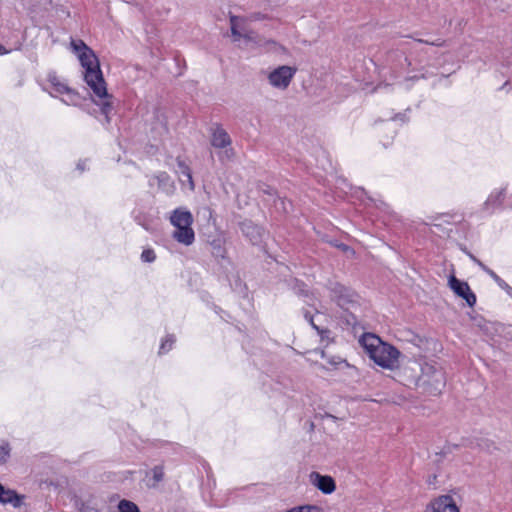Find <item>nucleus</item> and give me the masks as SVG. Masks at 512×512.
Returning a JSON list of instances; mask_svg holds the SVG:
<instances>
[{
	"instance_id": "1",
	"label": "nucleus",
	"mask_w": 512,
	"mask_h": 512,
	"mask_svg": "<svg viewBox=\"0 0 512 512\" xmlns=\"http://www.w3.org/2000/svg\"><path fill=\"white\" fill-rule=\"evenodd\" d=\"M70 46L84 68L85 82L98 98L94 100L95 103L100 105L102 112L107 115L112 106L97 56L82 40H72Z\"/></svg>"
},
{
	"instance_id": "2",
	"label": "nucleus",
	"mask_w": 512,
	"mask_h": 512,
	"mask_svg": "<svg viewBox=\"0 0 512 512\" xmlns=\"http://www.w3.org/2000/svg\"><path fill=\"white\" fill-rule=\"evenodd\" d=\"M360 344L369 358L381 368L394 370L398 367L400 351L391 344L383 342L375 334H364L360 339Z\"/></svg>"
},
{
	"instance_id": "3",
	"label": "nucleus",
	"mask_w": 512,
	"mask_h": 512,
	"mask_svg": "<svg viewBox=\"0 0 512 512\" xmlns=\"http://www.w3.org/2000/svg\"><path fill=\"white\" fill-rule=\"evenodd\" d=\"M170 223L175 228L172 237L180 244L190 246L195 240L192 228L193 216L185 208H177L170 215Z\"/></svg>"
},
{
	"instance_id": "4",
	"label": "nucleus",
	"mask_w": 512,
	"mask_h": 512,
	"mask_svg": "<svg viewBox=\"0 0 512 512\" xmlns=\"http://www.w3.org/2000/svg\"><path fill=\"white\" fill-rule=\"evenodd\" d=\"M45 89L51 96L60 98L67 105L76 106L81 102V96L55 74L48 75Z\"/></svg>"
},
{
	"instance_id": "5",
	"label": "nucleus",
	"mask_w": 512,
	"mask_h": 512,
	"mask_svg": "<svg viewBox=\"0 0 512 512\" xmlns=\"http://www.w3.org/2000/svg\"><path fill=\"white\" fill-rule=\"evenodd\" d=\"M297 68L289 65H280L266 71V80L270 87L278 91H285L290 86Z\"/></svg>"
},
{
	"instance_id": "6",
	"label": "nucleus",
	"mask_w": 512,
	"mask_h": 512,
	"mask_svg": "<svg viewBox=\"0 0 512 512\" xmlns=\"http://www.w3.org/2000/svg\"><path fill=\"white\" fill-rule=\"evenodd\" d=\"M423 359L408 360L400 369L399 377L407 386H419L423 379Z\"/></svg>"
},
{
	"instance_id": "7",
	"label": "nucleus",
	"mask_w": 512,
	"mask_h": 512,
	"mask_svg": "<svg viewBox=\"0 0 512 512\" xmlns=\"http://www.w3.org/2000/svg\"><path fill=\"white\" fill-rule=\"evenodd\" d=\"M422 374L423 379L419 383L420 387H424L432 393L441 391L444 386V375L440 369L424 361Z\"/></svg>"
},
{
	"instance_id": "8",
	"label": "nucleus",
	"mask_w": 512,
	"mask_h": 512,
	"mask_svg": "<svg viewBox=\"0 0 512 512\" xmlns=\"http://www.w3.org/2000/svg\"><path fill=\"white\" fill-rule=\"evenodd\" d=\"M332 299L342 308L349 307L358 302V295L349 287L336 283L331 288Z\"/></svg>"
},
{
	"instance_id": "9",
	"label": "nucleus",
	"mask_w": 512,
	"mask_h": 512,
	"mask_svg": "<svg viewBox=\"0 0 512 512\" xmlns=\"http://www.w3.org/2000/svg\"><path fill=\"white\" fill-rule=\"evenodd\" d=\"M424 512H460V510L452 496L439 495L427 503Z\"/></svg>"
},
{
	"instance_id": "10",
	"label": "nucleus",
	"mask_w": 512,
	"mask_h": 512,
	"mask_svg": "<svg viewBox=\"0 0 512 512\" xmlns=\"http://www.w3.org/2000/svg\"><path fill=\"white\" fill-rule=\"evenodd\" d=\"M211 145L214 148L224 150L221 155L222 160H224V159L229 160L234 155L232 149L229 148L231 145V139H230L228 133L221 128H217L213 131L212 136H211Z\"/></svg>"
},
{
	"instance_id": "11",
	"label": "nucleus",
	"mask_w": 512,
	"mask_h": 512,
	"mask_svg": "<svg viewBox=\"0 0 512 512\" xmlns=\"http://www.w3.org/2000/svg\"><path fill=\"white\" fill-rule=\"evenodd\" d=\"M310 484L325 495H330L336 490V482L329 475H322L313 471L309 474Z\"/></svg>"
},
{
	"instance_id": "12",
	"label": "nucleus",
	"mask_w": 512,
	"mask_h": 512,
	"mask_svg": "<svg viewBox=\"0 0 512 512\" xmlns=\"http://www.w3.org/2000/svg\"><path fill=\"white\" fill-rule=\"evenodd\" d=\"M448 284L451 290L457 296L463 298L470 307H473L475 305L476 296L471 291L469 285L466 282L460 281L455 276H450Z\"/></svg>"
},
{
	"instance_id": "13",
	"label": "nucleus",
	"mask_w": 512,
	"mask_h": 512,
	"mask_svg": "<svg viewBox=\"0 0 512 512\" xmlns=\"http://www.w3.org/2000/svg\"><path fill=\"white\" fill-rule=\"evenodd\" d=\"M234 43L242 49L253 50L264 46L266 41L255 31L249 30L247 33H245L239 39H237Z\"/></svg>"
},
{
	"instance_id": "14",
	"label": "nucleus",
	"mask_w": 512,
	"mask_h": 512,
	"mask_svg": "<svg viewBox=\"0 0 512 512\" xmlns=\"http://www.w3.org/2000/svg\"><path fill=\"white\" fill-rule=\"evenodd\" d=\"M229 24L233 42L251 30L249 28V20L244 16L230 15Z\"/></svg>"
},
{
	"instance_id": "15",
	"label": "nucleus",
	"mask_w": 512,
	"mask_h": 512,
	"mask_svg": "<svg viewBox=\"0 0 512 512\" xmlns=\"http://www.w3.org/2000/svg\"><path fill=\"white\" fill-rule=\"evenodd\" d=\"M305 318L310 322L312 327L317 331L318 335L321 338V343L324 345H328L331 342L330 331L326 326L320 323V318L323 316L317 312L316 315H312L310 312H305Z\"/></svg>"
},
{
	"instance_id": "16",
	"label": "nucleus",
	"mask_w": 512,
	"mask_h": 512,
	"mask_svg": "<svg viewBox=\"0 0 512 512\" xmlns=\"http://www.w3.org/2000/svg\"><path fill=\"white\" fill-rule=\"evenodd\" d=\"M0 503H10L14 507H17L20 505L21 499L17 496V494L14 491L10 489H5L4 486L0 484Z\"/></svg>"
},
{
	"instance_id": "17",
	"label": "nucleus",
	"mask_w": 512,
	"mask_h": 512,
	"mask_svg": "<svg viewBox=\"0 0 512 512\" xmlns=\"http://www.w3.org/2000/svg\"><path fill=\"white\" fill-rule=\"evenodd\" d=\"M242 231L250 238L253 243H257L261 237V229L251 223H243Z\"/></svg>"
},
{
	"instance_id": "18",
	"label": "nucleus",
	"mask_w": 512,
	"mask_h": 512,
	"mask_svg": "<svg viewBox=\"0 0 512 512\" xmlns=\"http://www.w3.org/2000/svg\"><path fill=\"white\" fill-rule=\"evenodd\" d=\"M119 512H140L138 506L129 500H121L118 504Z\"/></svg>"
},
{
	"instance_id": "19",
	"label": "nucleus",
	"mask_w": 512,
	"mask_h": 512,
	"mask_svg": "<svg viewBox=\"0 0 512 512\" xmlns=\"http://www.w3.org/2000/svg\"><path fill=\"white\" fill-rule=\"evenodd\" d=\"M286 512H322V508L317 505H301L293 507Z\"/></svg>"
},
{
	"instance_id": "20",
	"label": "nucleus",
	"mask_w": 512,
	"mask_h": 512,
	"mask_svg": "<svg viewBox=\"0 0 512 512\" xmlns=\"http://www.w3.org/2000/svg\"><path fill=\"white\" fill-rule=\"evenodd\" d=\"M180 173L186 178L187 182L189 183L190 189L194 188L192 176L190 173L189 168L183 164L182 162L179 163Z\"/></svg>"
},
{
	"instance_id": "21",
	"label": "nucleus",
	"mask_w": 512,
	"mask_h": 512,
	"mask_svg": "<svg viewBox=\"0 0 512 512\" xmlns=\"http://www.w3.org/2000/svg\"><path fill=\"white\" fill-rule=\"evenodd\" d=\"M10 454V448L8 445L0 446V464L6 462Z\"/></svg>"
},
{
	"instance_id": "22",
	"label": "nucleus",
	"mask_w": 512,
	"mask_h": 512,
	"mask_svg": "<svg viewBox=\"0 0 512 512\" xmlns=\"http://www.w3.org/2000/svg\"><path fill=\"white\" fill-rule=\"evenodd\" d=\"M141 258L145 262H152L155 259V253L153 250H150V249L145 250L142 252Z\"/></svg>"
},
{
	"instance_id": "23",
	"label": "nucleus",
	"mask_w": 512,
	"mask_h": 512,
	"mask_svg": "<svg viewBox=\"0 0 512 512\" xmlns=\"http://www.w3.org/2000/svg\"><path fill=\"white\" fill-rule=\"evenodd\" d=\"M173 342H174V339L172 337L166 338L160 346V353H164V352L168 351Z\"/></svg>"
},
{
	"instance_id": "24",
	"label": "nucleus",
	"mask_w": 512,
	"mask_h": 512,
	"mask_svg": "<svg viewBox=\"0 0 512 512\" xmlns=\"http://www.w3.org/2000/svg\"><path fill=\"white\" fill-rule=\"evenodd\" d=\"M163 469L161 467H155L153 469V477L154 479L158 482V481H161L163 479Z\"/></svg>"
},
{
	"instance_id": "25",
	"label": "nucleus",
	"mask_w": 512,
	"mask_h": 512,
	"mask_svg": "<svg viewBox=\"0 0 512 512\" xmlns=\"http://www.w3.org/2000/svg\"><path fill=\"white\" fill-rule=\"evenodd\" d=\"M473 260L480 266L482 267L489 275H491L493 278H496V275L493 271L489 270L488 268H486L480 261H478L477 259L473 258Z\"/></svg>"
},
{
	"instance_id": "26",
	"label": "nucleus",
	"mask_w": 512,
	"mask_h": 512,
	"mask_svg": "<svg viewBox=\"0 0 512 512\" xmlns=\"http://www.w3.org/2000/svg\"><path fill=\"white\" fill-rule=\"evenodd\" d=\"M341 359L339 357H333L331 359L328 360V363L332 366H336L338 365L339 363H341Z\"/></svg>"
},
{
	"instance_id": "27",
	"label": "nucleus",
	"mask_w": 512,
	"mask_h": 512,
	"mask_svg": "<svg viewBox=\"0 0 512 512\" xmlns=\"http://www.w3.org/2000/svg\"><path fill=\"white\" fill-rule=\"evenodd\" d=\"M7 53H8V50H6L4 46L0 45V55H4Z\"/></svg>"
},
{
	"instance_id": "28",
	"label": "nucleus",
	"mask_w": 512,
	"mask_h": 512,
	"mask_svg": "<svg viewBox=\"0 0 512 512\" xmlns=\"http://www.w3.org/2000/svg\"><path fill=\"white\" fill-rule=\"evenodd\" d=\"M315 353H319L322 358L326 357V354L323 350H316Z\"/></svg>"
},
{
	"instance_id": "29",
	"label": "nucleus",
	"mask_w": 512,
	"mask_h": 512,
	"mask_svg": "<svg viewBox=\"0 0 512 512\" xmlns=\"http://www.w3.org/2000/svg\"><path fill=\"white\" fill-rule=\"evenodd\" d=\"M340 247H341L344 251H350V249H349L347 246H345V245H341Z\"/></svg>"
}]
</instances>
